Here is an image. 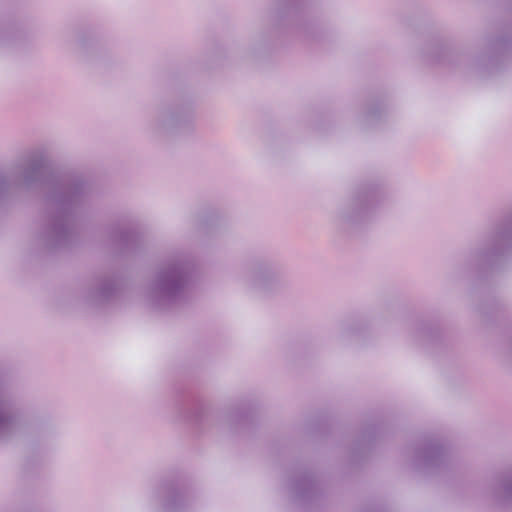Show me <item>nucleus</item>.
Returning <instances> with one entry per match:
<instances>
[{
	"mask_svg": "<svg viewBox=\"0 0 512 512\" xmlns=\"http://www.w3.org/2000/svg\"><path fill=\"white\" fill-rule=\"evenodd\" d=\"M380 427L376 425L368 426L362 434V442L363 443H370L372 439L376 437V435L379 433Z\"/></svg>",
	"mask_w": 512,
	"mask_h": 512,
	"instance_id": "obj_18",
	"label": "nucleus"
},
{
	"mask_svg": "<svg viewBox=\"0 0 512 512\" xmlns=\"http://www.w3.org/2000/svg\"><path fill=\"white\" fill-rule=\"evenodd\" d=\"M446 447L438 438H424L414 449L412 464L415 469L432 472L448 463Z\"/></svg>",
	"mask_w": 512,
	"mask_h": 512,
	"instance_id": "obj_10",
	"label": "nucleus"
},
{
	"mask_svg": "<svg viewBox=\"0 0 512 512\" xmlns=\"http://www.w3.org/2000/svg\"><path fill=\"white\" fill-rule=\"evenodd\" d=\"M300 29L303 31V33L305 35H307V37H310L312 39L315 38L314 30L316 29V27L314 26V24H310V23L301 24Z\"/></svg>",
	"mask_w": 512,
	"mask_h": 512,
	"instance_id": "obj_19",
	"label": "nucleus"
},
{
	"mask_svg": "<svg viewBox=\"0 0 512 512\" xmlns=\"http://www.w3.org/2000/svg\"><path fill=\"white\" fill-rule=\"evenodd\" d=\"M387 105L382 100H373L368 103L365 111L359 117V124L363 129H369L381 123L387 115Z\"/></svg>",
	"mask_w": 512,
	"mask_h": 512,
	"instance_id": "obj_14",
	"label": "nucleus"
},
{
	"mask_svg": "<svg viewBox=\"0 0 512 512\" xmlns=\"http://www.w3.org/2000/svg\"><path fill=\"white\" fill-rule=\"evenodd\" d=\"M47 149L38 146L28 150L8 175L0 172V205L13 203L17 191L41 187V205L46 218L35 240L44 250L59 251L77 240L76 217L92 194V184L74 172L50 173Z\"/></svg>",
	"mask_w": 512,
	"mask_h": 512,
	"instance_id": "obj_1",
	"label": "nucleus"
},
{
	"mask_svg": "<svg viewBox=\"0 0 512 512\" xmlns=\"http://www.w3.org/2000/svg\"><path fill=\"white\" fill-rule=\"evenodd\" d=\"M495 54L486 59L485 57L474 58L464 51L452 48L441 42L432 41L422 50V57L428 64H441L451 67L470 66L477 70L481 77L492 74L499 70L500 59H506L512 54V35L501 36L492 44Z\"/></svg>",
	"mask_w": 512,
	"mask_h": 512,
	"instance_id": "obj_3",
	"label": "nucleus"
},
{
	"mask_svg": "<svg viewBox=\"0 0 512 512\" xmlns=\"http://www.w3.org/2000/svg\"><path fill=\"white\" fill-rule=\"evenodd\" d=\"M305 0H283L281 7L275 13L278 22H284L286 18H294Z\"/></svg>",
	"mask_w": 512,
	"mask_h": 512,
	"instance_id": "obj_16",
	"label": "nucleus"
},
{
	"mask_svg": "<svg viewBox=\"0 0 512 512\" xmlns=\"http://www.w3.org/2000/svg\"><path fill=\"white\" fill-rule=\"evenodd\" d=\"M76 42H77V45L80 48H85L86 47V39H85V33L84 32H79L77 34Z\"/></svg>",
	"mask_w": 512,
	"mask_h": 512,
	"instance_id": "obj_20",
	"label": "nucleus"
},
{
	"mask_svg": "<svg viewBox=\"0 0 512 512\" xmlns=\"http://www.w3.org/2000/svg\"><path fill=\"white\" fill-rule=\"evenodd\" d=\"M422 334L428 338V339H432L434 337V333L433 331L430 329V328H427V327H424L422 329Z\"/></svg>",
	"mask_w": 512,
	"mask_h": 512,
	"instance_id": "obj_21",
	"label": "nucleus"
},
{
	"mask_svg": "<svg viewBox=\"0 0 512 512\" xmlns=\"http://www.w3.org/2000/svg\"><path fill=\"white\" fill-rule=\"evenodd\" d=\"M193 272V262L185 252H173L160 260L147 287V307L158 313L177 311L187 300Z\"/></svg>",
	"mask_w": 512,
	"mask_h": 512,
	"instance_id": "obj_2",
	"label": "nucleus"
},
{
	"mask_svg": "<svg viewBox=\"0 0 512 512\" xmlns=\"http://www.w3.org/2000/svg\"><path fill=\"white\" fill-rule=\"evenodd\" d=\"M512 249V211L487 237L482 246L467 255L463 269L483 273L494 269Z\"/></svg>",
	"mask_w": 512,
	"mask_h": 512,
	"instance_id": "obj_5",
	"label": "nucleus"
},
{
	"mask_svg": "<svg viewBox=\"0 0 512 512\" xmlns=\"http://www.w3.org/2000/svg\"><path fill=\"white\" fill-rule=\"evenodd\" d=\"M190 224L198 233L210 236L220 231L222 219L217 213L208 212L192 217Z\"/></svg>",
	"mask_w": 512,
	"mask_h": 512,
	"instance_id": "obj_15",
	"label": "nucleus"
},
{
	"mask_svg": "<svg viewBox=\"0 0 512 512\" xmlns=\"http://www.w3.org/2000/svg\"><path fill=\"white\" fill-rule=\"evenodd\" d=\"M488 497L500 507L512 508V465L494 475Z\"/></svg>",
	"mask_w": 512,
	"mask_h": 512,
	"instance_id": "obj_13",
	"label": "nucleus"
},
{
	"mask_svg": "<svg viewBox=\"0 0 512 512\" xmlns=\"http://www.w3.org/2000/svg\"><path fill=\"white\" fill-rule=\"evenodd\" d=\"M283 266L270 258H257L245 268L242 282L245 288L261 295L278 294L285 287Z\"/></svg>",
	"mask_w": 512,
	"mask_h": 512,
	"instance_id": "obj_6",
	"label": "nucleus"
},
{
	"mask_svg": "<svg viewBox=\"0 0 512 512\" xmlns=\"http://www.w3.org/2000/svg\"><path fill=\"white\" fill-rule=\"evenodd\" d=\"M194 495L174 482H163L151 496L155 512H191Z\"/></svg>",
	"mask_w": 512,
	"mask_h": 512,
	"instance_id": "obj_8",
	"label": "nucleus"
},
{
	"mask_svg": "<svg viewBox=\"0 0 512 512\" xmlns=\"http://www.w3.org/2000/svg\"><path fill=\"white\" fill-rule=\"evenodd\" d=\"M383 193L378 184L365 183L358 186L349 202L340 210L338 219L343 228H352L367 222Z\"/></svg>",
	"mask_w": 512,
	"mask_h": 512,
	"instance_id": "obj_7",
	"label": "nucleus"
},
{
	"mask_svg": "<svg viewBox=\"0 0 512 512\" xmlns=\"http://www.w3.org/2000/svg\"><path fill=\"white\" fill-rule=\"evenodd\" d=\"M195 102L192 96H178L160 103L147 124L154 137H171L189 133L194 128Z\"/></svg>",
	"mask_w": 512,
	"mask_h": 512,
	"instance_id": "obj_4",
	"label": "nucleus"
},
{
	"mask_svg": "<svg viewBox=\"0 0 512 512\" xmlns=\"http://www.w3.org/2000/svg\"><path fill=\"white\" fill-rule=\"evenodd\" d=\"M103 243L114 254L128 255L140 248V237L120 223H113L104 228Z\"/></svg>",
	"mask_w": 512,
	"mask_h": 512,
	"instance_id": "obj_12",
	"label": "nucleus"
},
{
	"mask_svg": "<svg viewBox=\"0 0 512 512\" xmlns=\"http://www.w3.org/2000/svg\"><path fill=\"white\" fill-rule=\"evenodd\" d=\"M291 501L305 509H311L322 496V488L314 473L298 468L288 484Z\"/></svg>",
	"mask_w": 512,
	"mask_h": 512,
	"instance_id": "obj_9",
	"label": "nucleus"
},
{
	"mask_svg": "<svg viewBox=\"0 0 512 512\" xmlns=\"http://www.w3.org/2000/svg\"><path fill=\"white\" fill-rule=\"evenodd\" d=\"M22 38L23 34L21 31H16L11 35L10 32L0 30V45L20 42Z\"/></svg>",
	"mask_w": 512,
	"mask_h": 512,
	"instance_id": "obj_17",
	"label": "nucleus"
},
{
	"mask_svg": "<svg viewBox=\"0 0 512 512\" xmlns=\"http://www.w3.org/2000/svg\"><path fill=\"white\" fill-rule=\"evenodd\" d=\"M118 287V279L114 274H98L91 279L84 292L83 301L90 307L101 308L117 297Z\"/></svg>",
	"mask_w": 512,
	"mask_h": 512,
	"instance_id": "obj_11",
	"label": "nucleus"
}]
</instances>
